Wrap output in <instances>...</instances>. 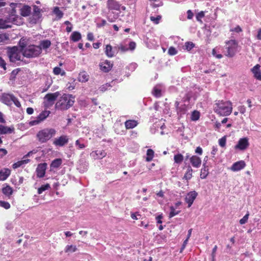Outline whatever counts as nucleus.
<instances>
[{"instance_id":"1","label":"nucleus","mask_w":261,"mask_h":261,"mask_svg":"<svg viewBox=\"0 0 261 261\" xmlns=\"http://www.w3.org/2000/svg\"><path fill=\"white\" fill-rule=\"evenodd\" d=\"M215 105V112L220 116H228L232 112L231 103L229 101L219 100Z\"/></svg>"},{"instance_id":"2","label":"nucleus","mask_w":261,"mask_h":261,"mask_svg":"<svg viewBox=\"0 0 261 261\" xmlns=\"http://www.w3.org/2000/svg\"><path fill=\"white\" fill-rule=\"evenodd\" d=\"M75 97L72 94H63L56 104V108L61 110H66L72 107Z\"/></svg>"},{"instance_id":"3","label":"nucleus","mask_w":261,"mask_h":261,"mask_svg":"<svg viewBox=\"0 0 261 261\" xmlns=\"http://www.w3.org/2000/svg\"><path fill=\"white\" fill-rule=\"evenodd\" d=\"M56 130L54 128H44L38 132L37 138L41 143L46 142L56 134Z\"/></svg>"},{"instance_id":"4","label":"nucleus","mask_w":261,"mask_h":261,"mask_svg":"<svg viewBox=\"0 0 261 261\" xmlns=\"http://www.w3.org/2000/svg\"><path fill=\"white\" fill-rule=\"evenodd\" d=\"M41 53V48L38 45H29L23 49L22 53L27 58H33L38 57Z\"/></svg>"},{"instance_id":"5","label":"nucleus","mask_w":261,"mask_h":261,"mask_svg":"<svg viewBox=\"0 0 261 261\" xmlns=\"http://www.w3.org/2000/svg\"><path fill=\"white\" fill-rule=\"evenodd\" d=\"M238 47V42L235 40H230L226 42L224 54L228 57H233L236 54Z\"/></svg>"},{"instance_id":"6","label":"nucleus","mask_w":261,"mask_h":261,"mask_svg":"<svg viewBox=\"0 0 261 261\" xmlns=\"http://www.w3.org/2000/svg\"><path fill=\"white\" fill-rule=\"evenodd\" d=\"M8 56L11 62L15 63L17 61H21V55L18 53V48L16 46L8 49Z\"/></svg>"},{"instance_id":"7","label":"nucleus","mask_w":261,"mask_h":261,"mask_svg":"<svg viewBox=\"0 0 261 261\" xmlns=\"http://www.w3.org/2000/svg\"><path fill=\"white\" fill-rule=\"evenodd\" d=\"M50 114V111L45 110L42 111L40 114L36 117L35 120L30 121L29 122V125L30 126H34L38 124L43 120H44Z\"/></svg>"},{"instance_id":"8","label":"nucleus","mask_w":261,"mask_h":261,"mask_svg":"<svg viewBox=\"0 0 261 261\" xmlns=\"http://www.w3.org/2000/svg\"><path fill=\"white\" fill-rule=\"evenodd\" d=\"M113 66V63L108 60H101L99 63L100 69L104 72H109Z\"/></svg>"},{"instance_id":"9","label":"nucleus","mask_w":261,"mask_h":261,"mask_svg":"<svg viewBox=\"0 0 261 261\" xmlns=\"http://www.w3.org/2000/svg\"><path fill=\"white\" fill-rule=\"evenodd\" d=\"M14 95L12 94L4 93L1 96V100L4 104L7 106H11L12 103Z\"/></svg>"},{"instance_id":"10","label":"nucleus","mask_w":261,"mask_h":261,"mask_svg":"<svg viewBox=\"0 0 261 261\" xmlns=\"http://www.w3.org/2000/svg\"><path fill=\"white\" fill-rule=\"evenodd\" d=\"M249 145L248 139L247 138H243L240 139L238 144L236 145V149H239L241 150H245Z\"/></svg>"},{"instance_id":"11","label":"nucleus","mask_w":261,"mask_h":261,"mask_svg":"<svg viewBox=\"0 0 261 261\" xmlns=\"http://www.w3.org/2000/svg\"><path fill=\"white\" fill-rule=\"evenodd\" d=\"M107 7L109 10L120 11L121 4L116 0H108Z\"/></svg>"},{"instance_id":"12","label":"nucleus","mask_w":261,"mask_h":261,"mask_svg":"<svg viewBox=\"0 0 261 261\" xmlns=\"http://www.w3.org/2000/svg\"><path fill=\"white\" fill-rule=\"evenodd\" d=\"M47 165L46 163H40L38 165L36 170L37 176L38 177L42 178L44 176L47 168Z\"/></svg>"},{"instance_id":"13","label":"nucleus","mask_w":261,"mask_h":261,"mask_svg":"<svg viewBox=\"0 0 261 261\" xmlns=\"http://www.w3.org/2000/svg\"><path fill=\"white\" fill-rule=\"evenodd\" d=\"M68 142V138L67 136L62 135L58 138H56L53 144L57 146H63Z\"/></svg>"},{"instance_id":"14","label":"nucleus","mask_w":261,"mask_h":261,"mask_svg":"<svg viewBox=\"0 0 261 261\" xmlns=\"http://www.w3.org/2000/svg\"><path fill=\"white\" fill-rule=\"evenodd\" d=\"M197 195V193L195 191L190 192L187 194L185 201L188 204V207H191Z\"/></svg>"},{"instance_id":"15","label":"nucleus","mask_w":261,"mask_h":261,"mask_svg":"<svg viewBox=\"0 0 261 261\" xmlns=\"http://www.w3.org/2000/svg\"><path fill=\"white\" fill-rule=\"evenodd\" d=\"M107 153L103 150H97L90 153L91 156L95 160L101 159L105 157Z\"/></svg>"},{"instance_id":"16","label":"nucleus","mask_w":261,"mask_h":261,"mask_svg":"<svg viewBox=\"0 0 261 261\" xmlns=\"http://www.w3.org/2000/svg\"><path fill=\"white\" fill-rule=\"evenodd\" d=\"M190 162L193 167L199 168L201 164L200 158L197 155H192L190 158Z\"/></svg>"},{"instance_id":"17","label":"nucleus","mask_w":261,"mask_h":261,"mask_svg":"<svg viewBox=\"0 0 261 261\" xmlns=\"http://www.w3.org/2000/svg\"><path fill=\"white\" fill-rule=\"evenodd\" d=\"M246 166L244 161H240L233 164L231 167V170L233 171H238L243 169Z\"/></svg>"},{"instance_id":"18","label":"nucleus","mask_w":261,"mask_h":261,"mask_svg":"<svg viewBox=\"0 0 261 261\" xmlns=\"http://www.w3.org/2000/svg\"><path fill=\"white\" fill-rule=\"evenodd\" d=\"M119 13L117 12H114L112 10H109L107 14L106 17L108 20L110 22H115L116 19L119 17Z\"/></svg>"},{"instance_id":"19","label":"nucleus","mask_w":261,"mask_h":261,"mask_svg":"<svg viewBox=\"0 0 261 261\" xmlns=\"http://www.w3.org/2000/svg\"><path fill=\"white\" fill-rule=\"evenodd\" d=\"M163 87L161 85L155 86L152 90V95L156 98H159L162 96Z\"/></svg>"},{"instance_id":"20","label":"nucleus","mask_w":261,"mask_h":261,"mask_svg":"<svg viewBox=\"0 0 261 261\" xmlns=\"http://www.w3.org/2000/svg\"><path fill=\"white\" fill-rule=\"evenodd\" d=\"M260 67V66L259 64H256L251 69V71L255 78L258 80L261 81V71Z\"/></svg>"},{"instance_id":"21","label":"nucleus","mask_w":261,"mask_h":261,"mask_svg":"<svg viewBox=\"0 0 261 261\" xmlns=\"http://www.w3.org/2000/svg\"><path fill=\"white\" fill-rule=\"evenodd\" d=\"M105 53L107 56L109 58H112L115 56L116 51L110 44L106 45Z\"/></svg>"},{"instance_id":"22","label":"nucleus","mask_w":261,"mask_h":261,"mask_svg":"<svg viewBox=\"0 0 261 261\" xmlns=\"http://www.w3.org/2000/svg\"><path fill=\"white\" fill-rule=\"evenodd\" d=\"M14 130V128L12 127H8L0 124V134L4 135L7 134H12Z\"/></svg>"},{"instance_id":"23","label":"nucleus","mask_w":261,"mask_h":261,"mask_svg":"<svg viewBox=\"0 0 261 261\" xmlns=\"http://www.w3.org/2000/svg\"><path fill=\"white\" fill-rule=\"evenodd\" d=\"M59 95V93L58 92L54 93H48L45 96V98L46 99L48 102L53 103Z\"/></svg>"},{"instance_id":"24","label":"nucleus","mask_w":261,"mask_h":261,"mask_svg":"<svg viewBox=\"0 0 261 261\" xmlns=\"http://www.w3.org/2000/svg\"><path fill=\"white\" fill-rule=\"evenodd\" d=\"M51 41L49 40H41L40 42L39 47L41 48V53H42V50H46L51 46Z\"/></svg>"},{"instance_id":"25","label":"nucleus","mask_w":261,"mask_h":261,"mask_svg":"<svg viewBox=\"0 0 261 261\" xmlns=\"http://www.w3.org/2000/svg\"><path fill=\"white\" fill-rule=\"evenodd\" d=\"M33 16L36 21H38L41 17V9L36 5L33 6Z\"/></svg>"},{"instance_id":"26","label":"nucleus","mask_w":261,"mask_h":261,"mask_svg":"<svg viewBox=\"0 0 261 261\" xmlns=\"http://www.w3.org/2000/svg\"><path fill=\"white\" fill-rule=\"evenodd\" d=\"M31 12V7L28 5L23 6L20 9V14L23 17H27L29 16Z\"/></svg>"},{"instance_id":"27","label":"nucleus","mask_w":261,"mask_h":261,"mask_svg":"<svg viewBox=\"0 0 261 261\" xmlns=\"http://www.w3.org/2000/svg\"><path fill=\"white\" fill-rule=\"evenodd\" d=\"M11 171L8 168H5L0 171V180H6L10 175Z\"/></svg>"},{"instance_id":"28","label":"nucleus","mask_w":261,"mask_h":261,"mask_svg":"<svg viewBox=\"0 0 261 261\" xmlns=\"http://www.w3.org/2000/svg\"><path fill=\"white\" fill-rule=\"evenodd\" d=\"M203 167L201 170L200 178L202 179H205L206 178L208 174V166L206 165L205 163H203Z\"/></svg>"},{"instance_id":"29","label":"nucleus","mask_w":261,"mask_h":261,"mask_svg":"<svg viewBox=\"0 0 261 261\" xmlns=\"http://www.w3.org/2000/svg\"><path fill=\"white\" fill-rule=\"evenodd\" d=\"M137 124V121L134 120H126L125 122V126L126 129L133 128L136 127Z\"/></svg>"},{"instance_id":"30","label":"nucleus","mask_w":261,"mask_h":261,"mask_svg":"<svg viewBox=\"0 0 261 261\" xmlns=\"http://www.w3.org/2000/svg\"><path fill=\"white\" fill-rule=\"evenodd\" d=\"M189 109V106L186 104H183L180 106L178 110L177 111V114L181 116L182 115H184L186 113L188 110Z\"/></svg>"},{"instance_id":"31","label":"nucleus","mask_w":261,"mask_h":261,"mask_svg":"<svg viewBox=\"0 0 261 261\" xmlns=\"http://www.w3.org/2000/svg\"><path fill=\"white\" fill-rule=\"evenodd\" d=\"M82 36L80 32L77 31L73 32L71 36H70V39L72 40L73 42H77L81 39Z\"/></svg>"},{"instance_id":"32","label":"nucleus","mask_w":261,"mask_h":261,"mask_svg":"<svg viewBox=\"0 0 261 261\" xmlns=\"http://www.w3.org/2000/svg\"><path fill=\"white\" fill-rule=\"evenodd\" d=\"M2 191L3 193L7 196H10L12 194V188L9 185H6V187L3 188Z\"/></svg>"},{"instance_id":"33","label":"nucleus","mask_w":261,"mask_h":261,"mask_svg":"<svg viewBox=\"0 0 261 261\" xmlns=\"http://www.w3.org/2000/svg\"><path fill=\"white\" fill-rule=\"evenodd\" d=\"M89 75L85 71L81 72L79 75V81L81 82H86L88 81Z\"/></svg>"},{"instance_id":"34","label":"nucleus","mask_w":261,"mask_h":261,"mask_svg":"<svg viewBox=\"0 0 261 261\" xmlns=\"http://www.w3.org/2000/svg\"><path fill=\"white\" fill-rule=\"evenodd\" d=\"M62 163V160L61 159H56L53 160L50 164V168H57Z\"/></svg>"},{"instance_id":"35","label":"nucleus","mask_w":261,"mask_h":261,"mask_svg":"<svg viewBox=\"0 0 261 261\" xmlns=\"http://www.w3.org/2000/svg\"><path fill=\"white\" fill-rule=\"evenodd\" d=\"M193 169L190 166H188L187 167V170L185 174L184 178L188 180L190 179L192 177Z\"/></svg>"},{"instance_id":"36","label":"nucleus","mask_w":261,"mask_h":261,"mask_svg":"<svg viewBox=\"0 0 261 261\" xmlns=\"http://www.w3.org/2000/svg\"><path fill=\"white\" fill-rule=\"evenodd\" d=\"M30 160L29 159H26V160L18 161L16 163H15L14 164H13V165H12L13 168L16 169L18 167H20L22 165L26 164L30 162Z\"/></svg>"},{"instance_id":"37","label":"nucleus","mask_w":261,"mask_h":261,"mask_svg":"<svg viewBox=\"0 0 261 261\" xmlns=\"http://www.w3.org/2000/svg\"><path fill=\"white\" fill-rule=\"evenodd\" d=\"M77 248L75 245H67L65 248V252L67 253L75 252Z\"/></svg>"},{"instance_id":"38","label":"nucleus","mask_w":261,"mask_h":261,"mask_svg":"<svg viewBox=\"0 0 261 261\" xmlns=\"http://www.w3.org/2000/svg\"><path fill=\"white\" fill-rule=\"evenodd\" d=\"M12 25L8 24L4 19L0 18V29H6L11 28Z\"/></svg>"},{"instance_id":"39","label":"nucleus","mask_w":261,"mask_h":261,"mask_svg":"<svg viewBox=\"0 0 261 261\" xmlns=\"http://www.w3.org/2000/svg\"><path fill=\"white\" fill-rule=\"evenodd\" d=\"M184 160V156L180 153H177L174 156V162L176 164H180Z\"/></svg>"},{"instance_id":"40","label":"nucleus","mask_w":261,"mask_h":261,"mask_svg":"<svg viewBox=\"0 0 261 261\" xmlns=\"http://www.w3.org/2000/svg\"><path fill=\"white\" fill-rule=\"evenodd\" d=\"M53 12L59 19L63 17L64 14L63 12L60 10L58 7H55Z\"/></svg>"},{"instance_id":"41","label":"nucleus","mask_w":261,"mask_h":261,"mask_svg":"<svg viewBox=\"0 0 261 261\" xmlns=\"http://www.w3.org/2000/svg\"><path fill=\"white\" fill-rule=\"evenodd\" d=\"M147 156L146 158V161L147 162L151 161L154 156V151L151 149H148L147 150L146 153Z\"/></svg>"},{"instance_id":"42","label":"nucleus","mask_w":261,"mask_h":261,"mask_svg":"<svg viewBox=\"0 0 261 261\" xmlns=\"http://www.w3.org/2000/svg\"><path fill=\"white\" fill-rule=\"evenodd\" d=\"M193 95L192 92H188L185 94L184 96L182 98V101L184 102H189Z\"/></svg>"},{"instance_id":"43","label":"nucleus","mask_w":261,"mask_h":261,"mask_svg":"<svg viewBox=\"0 0 261 261\" xmlns=\"http://www.w3.org/2000/svg\"><path fill=\"white\" fill-rule=\"evenodd\" d=\"M175 208L173 206H170V212L169 215L170 218L178 215L180 213V211H176Z\"/></svg>"},{"instance_id":"44","label":"nucleus","mask_w":261,"mask_h":261,"mask_svg":"<svg viewBox=\"0 0 261 261\" xmlns=\"http://www.w3.org/2000/svg\"><path fill=\"white\" fill-rule=\"evenodd\" d=\"M50 188L49 184H46V185H42L38 188V193L39 194H41L43 191L49 189Z\"/></svg>"},{"instance_id":"45","label":"nucleus","mask_w":261,"mask_h":261,"mask_svg":"<svg viewBox=\"0 0 261 261\" xmlns=\"http://www.w3.org/2000/svg\"><path fill=\"white\" fill-rule=\"evenodd\" d=\"M200 113L197 111H194L191 115V120L196 121L199 119Z\"/></svg>"},{"instance_id":"46","label":"nucleus","mask_w":261,"mask_h":261,"mask_svg":"<svg viewBox=\"0 0 261 261\" xmlns=\"http://www.w3.org/2000/svg\"><path fill=\"white\" fill-rule=\"evenodd\" d=\"M20 71L19 68H17L13 70L10 74V80H14L16 78V75L18 73V72Z\"/></svg>"},{"instance_id":"47","label":"nucleus","mask_w":261,"mask_h":261,"mask_svg":"<svg viewBox=\"0 0 261 261\" xmlns=\"http://www.w3.org/2000/svg\"><path fill=\"white\" fill-rule=\"evenodd\" d=\"M53 72L55 75H59L60 74L61 75H64L65 74V72L64 71L61 72V69L58 67H56L54 68Z\"/></svg>"},{"instance_id":"48","label":"nucleus","mask_w":261,"mask_h":261,"mask_svg":"<svg viewBox=\"0 0 261 261\" xmlns=\"http://www.w3.org/2000/svg\"><path fill=\"white\" fill-rule=\"evenodd\" d=\"M19 46L21 48V50L23 53V49L24 48H25L26 47L28 46H27L26 42L25 41V39H23L21 38L20 39V41H19Z\"/></svg>"},{"instance_id":"49","label":"nucleus","mask_w":261,"mask_h":261,"mask_svg":"<svg viewBox=\"0 0 261 261\" xmlns=\"http://www.w3.org/2000/svg\"><path fill=\"white\" fill-rule=\"evenodd\" d=\"M249 216V212H247V213L242 219H241L240 220L239 222H240V224L242 225V224H244L246 223H247L248 219Z\"/></svg>"},{"instance_id":"50","label":"nucleus","mask_w":261,"mask_h":261,"mask_svg":"<svg viewBox=\"0 0 261 261\" xmlns=\"http://www.w3.org/2000/svg\"><path fill=\"white\" fill-rule=\"evenodd\" d=\"M75 146L77 147V148L79 149H84L86 147L84 143H81V140L80 139L77 140L75 141Z\"/></svg>"},{"instance_id":"51","label":"nucleus","mask_w":261,"mask_h":261,"mask_svg":"<svg viewBox=\"0 0 261 261\" xmlns=\"http://www.w3.org/2000/svg\"><path fill=\"white\" fill-rule=\"evenodd\" d=\"M8 17L9 18V20H10V23H12L14 24H18V19L19 18L15 17L14 16H12V15H10L8 14Z\"/></svg>"},{"instance_id":"52","label":"nucleus","mask_w":261,"mask_h":261,"mask_svg":"<svg viewBox=\"0 0 261 261\" xmlns=\"http://www.w3.org/2000/svg\"><path fill=\"white\" fill-rule=\"evenodd\" d=\"M151 21L154 22L155 24H158L161 19V16L158 15L156 17L151 16L150 17Z\"/></svg>"},{"instance_id":"53","label":"nucleus","mask_w":261,"mask_h":261,"mask_svg":"<svg viewBox=\"0 0 261 261\" xmlns=\"http://www.w3.org/2000/svg\"><path fill=\"white\" fill-rule=\"evenodd\" d=\"M195 46V44L192 42H187L185 43L186 49L188 50H191Z\"/></svg>"},{"instance_id":"54","label":"nucleus","mask_w":261,"mask_h":261,"mask_svg":"<svg viewBox=\"0 0 261 261\" xmlns=\"http://www.w3.org/2000/svg\"><path fill=\"white\" fill-rule=\"evenodd\" d=\"M168 54L171 56H173L176 55L177 53V50L174 48V47H169L168 51Z\"/></svg>"},{"instance_id":"55","label":"nucleus","mask_w":261,"mask_h":261,"mask_svg":"<svg viewBox=\"0 0 261 261\" xmlns=\"http://www.w3.org/2000/svg\"><path fill=\"white\" fill-rule=\"evenodd\" d=\"M0 206L6 209H9L10 207V203L8 202L4 201H0Z\"/></svg>"},{"instance_id":"56","label":"nucleus","mask_w":261,"mask_h":261,"mask_svg":"<svg viewBox=\"0 0 261 261\" xmlns=\"http://www.w3.org/2000/svg\"><path fill=\"white\" fill-rule=\"evenodd\" d=\"M217 250V246L215 245L212 250V252L211 254L212 256V261H216L215 257H216V253Z\"/></svg>"},{"instance_id":"57","label":"nucleus","mask_w":261,"mask_h":261,"mask_svg":"<svg viewBox=\"0 0 261 261\" xmlns=\"http://www.w3.org/2000/svg\"><path fill=\"white\" fill-rule=\"evenodd\" d=\"M9 40V37L6 34H0V43H5L6 41Z\"/></svg>"},{"instance_id":"58","label":"nucleus","mask_w":261,"mask_h":261,"mask_svg":"<svg viewBox=\"0 0 261 261\" xmlns=\"http://www.w3.org/2000/svg\"><path fill=\"white\" fill-rule=\"evenodd\" d=\"M0 67L2 68L4 70L7 69L6 63L5 60L0 56Z\"/></svg>"},{"instance_id":"59","label":"nucleus","mask_w":261,"mask_h":261,"mask_svg":"<svg viewBox=\"0 0 261 261\" xmlns=\"http://www.w3.org/2000/svg\"><path fill=\"white\" fill-rule=\"evenodd\" d=\"M16 8H11V10L9 12L8 14L12 16L19 18V16L17 15Z\"/></svg>"},{"instance_id":"60","label":"nucleus","mask_w":261,"mask_h":261,"mask_svg":"<svg viewBox=\"0 0 261 261\" xmlns=\"http://www.w3.org/2000/svg\"><path fill=\"white\" fill-rule=\"evenodd\" d=\"M226 138L225 137L221 138V139H220L219 140V145L221 147H224L226 144Z\"/></svg>"},{"instance_id":"61","label":"nucleus","mask_w":261,"mask_h":261,"mask_svg":"<svg viewBox=\"0 0 261 261\" xmlns=\"http://www.w3.org/2000/svg\"><path fill=\"white\" fill-rule=\"evenodd\" d=\"M51 83H52L51 80L50 79H49L48 78H47L46 79V88H45L43 90V92L46 91L48 89V88L50 87Z\"/></svg>"},{"instance_id":"62","label":"nucleus","mask_w":261,"mask_h":261,"mask_svg":"<svg viewBox=\"0 0 261 261\" xmlns=\"http://www.w3.org/2000/svg\"><path fill=\"white\" fill-rule=\"evenodd\" d=\"M111 87L110 84H106L105 85H102L100 87V90L102 92H104L106 91L109 87Z\"/></svg>"},{"instance_id":"63","label":"nucleus","mask_w":261,"mask_h":261,"mask_svg":"<svg viewBox=\"0 0 261 261\" xmlns=\"http://www.w3.org/2000/svg\"><path fill=\"white\" fill-rule=\"evenodd\" d=\"M12 102L14 103V105L18 108H20L21 107V104L18 99L14 96V98L13 99Z\"/></svg>"},{"instance_id":"64","label":"nucleus","mask_w":261,"mask_h":261,"mask_svg":"<svg viewBox=\"0 0 261 261\" xmlns=\"http://www.w3.org/2000/svg\"><path fill=\"white\" fill-rule=\"evenodd\" d=\"M136 43L134 41L130 42L129 43V49L130 50H134L136 47Z\"/></svg>"}]
</instances>
